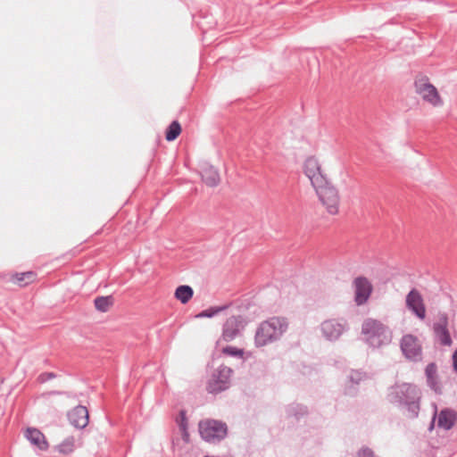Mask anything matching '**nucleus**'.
<instances>
[{"label":"nucleus","mask_w":457,"mask_h":457,"mask_svg":"<svg viewBox=\"0 0 457 457\" xmlns=\"http://www.w3.org/2000/svg\"><path fill=\"white\" fill-rule=\"evenodd\" d=\"M421 398V390L413 383L396 382L387 389V401L410 420L419 417Z\"/></svg>","instance_id":"f257e3e1"},{"label":"nucleus","mask_w":457,"mask_h":457,"mask_svg":"<svg viewBox=\"0 0 457 457\" xmlns=\"http://www.w3.org/2000/svg\"><path fill=\"white\" fill-rule=\"evenodd\" d=\"M288 322L284 317L273 316L261 322L254 335V345L262 347L280 339L287 331Z\"/></svg>","instance_id":"f03ea898"},{"label":"nucleus","mask_w":457,"mask_h":457,"mask_svg":"<svg viewBox=\"0 0 457 457\" xmlns=\"http://www.w3.org/2000/svg\"><path fill=\"white\" fill-rule=\"evenodd\" d=\"M364 342L372 348L388 345L392 341V330L378 320L368 318L361 325Z\"/></svg>","instance_id":"7ed1b4c3"},{"label":"nucleus","mask_w":457,"mask_h":457,"mask_svg":"<svg viewBox=\"0 0 457 457\" xmlns=\"http://www.w3.org/2000/svg\"><path fill=\"white\" fill-rule=\"evenodd\" d=\"M198 431L204 442L219 444L227 437L228 426L222 420L205 419L199 421Z\"/></svg>","instance_id":"20e7f679"},{"label":"nucleus","mask_w":457,"mask_h":457,"mask_svg":"<svg viewBox=\"0 0 457 457\" xmlns=\"http://www.w3.org/2000/svg\"><path fill=\"white\" fill-rule=\"evenodd\" d=\"M233 370L224 364L215 369L207 379L205 389L211 395H218L230 387Z\"/></svg>","instance_id":"39448f33"},{"label":"nucleus","mask_w":457,"mask_h":457,"mask_svg":"<svg viewBox=\"0 0 457 457\" xmlns=\"http://www.w3.org/2000/svg\"><path fill=\"white\" fill-rule=\"evenodd\" d=\"M415 92L421 99L433 107L438 108L444 105V100L436 87L429 82L428 78L420 77L415 79Z\"/></svg>","instance_id":"423d86ee"},{"label":"nucleus","mask_w":457,"mask_h":457,"mask_svg":"<svg viewBox=\"0 0 457 457\" xmlns=\"http://www.w3.org/2000/svg\"><path fill=\"white\" fill-rule=\"evenodd\" d=\"M314 189L328 212L332 215L337 214L338 212L340 200L337 189L332 186L328 179L326 182H323L320 187H315Z\"/></svg>","instance_id":"0eeeda50"},{"label":"nucleus","mask_w":457,"mask_h":457,"mask_svg":"<svg viewBox=\"0 0 457 457\" xmlns=\"http://www.w3.org/2000/svg\"><path fill=\"white\" fill-rule=\"evenodd\" d=\"M320 328L327 341L336 342L349 330V326L345 319H327L320 323Z\"/></svg>","instance_id":"6e6552de"},{"label":"nucleus","mask_w":457,"mask_h":457,"mask_svg":"<svg viewBox=\"0 0 457 457\" xmlns=\"http://www.w3.org/2000/svg\"><path fill=\"white\" fill-rule=\"evenodd\" d=\"M247 323L248 319L243 315L230 316L222 326V339L226 342L234 340Z\"/></svg>","instance_id":"1a4fd4ad"},{"label":"nucleus","mask_w":457,"mask_h":457,"mask_svg":"<svg viewBox=\"0 0 457 457\" xmlns=\"http://www.w3.org/2000/svg\"><path fill=\"white\" fill-rule=\"evenodd\" d=\"M400 347L406 359L413 361L421 359L422 347L417 337L411 334L403 335L400 341Z\"/></svg>","instance_id":"9d476101"},{"label":"nucleus","mask_w":457,"mask_h":457,"mask_svg":"<svg viewBox=\"0 0 457 457\" xmlns=\"http://www.w3.org/2000/svg\"><path fill=\"white\" fill-rule=\"evenodd\" d=\"M303 172L309 179L313 188L320 187L323 182H326L327 177L321 170L320 164L315 157H308L303 163Z\"/></svg>","instance_id":"9b49d317"},{"label":"nucleus","mask_w":457,"mask_h":457,"mask_svg":"<svg viewBox=\"0 0 457 457\" xmlns=\"http://www.w3.org/2000/svg\"><path fill=\"white\" fill-rule=\"evenodd\" d=\"M354 302L360 306L366 303L372 293V286L365 277H358L354 279Z\"/></svg>","instance_id":"f8f14e48"},{"label":"nucleus","mask_w":457,"mask_h":457,"mask_svg":"<svg viewBox=\"0 0 457 457\" xmlns=\"http://www.w3.org/2000/svg\"><path fill=\"white\" fill-rule=\"evenodd\" d=\"M367 373L359 370H352L347 376V380L344 387V395L351 397L357 395L359 385L361 381L367 379Z\"/></svg>","instance_id":"ddd939ff"},{"label":"nucleus","mask_w":457,"mask_h":457,"mask_svg":"<svg viewBox=\"0 0 457 457\" xmlns=\"http://www.w3.org/2000/svg\"><path fill=\"white\" fill-rule=\"evenodd\" d=\"M70 423L76 428H85L89 422V414L87 407L83 405L75 406L67 414Z\"/></svg>","instance_id":"4468645a"},{"label":"nucleus","mask_w":457,"mask_h":457,"mask_svg":"<svg viewBox=\"0 0 457 457\" xmlns=\"http://www.w3.org/2000/svg\"><path fill=\"white\" fill-rule=\"evenodd\" d=\"M406 305L419 319L426 316V308L420 294L416 289H411L406 296Z\"/></svg>","instance_id":"2eb2a0df"},{"label":"nucleus","mask_w":457,"mask_h":457,"mask_svg":"<svg viewBox=\"0 0 457 457\" xmlns=\"http://www.w3.org/2000/svg\"><path fill=\"white\" fill-rule=\"evenodd\" d=\"M447 326L448 316L445 313L442 314L439 317V320L433 325L435 335L444 346H449L453 343Z\"/></svg>","instance_id":"dca6fc26"},{"label":"nucleus","mask_w":457,"mask_h":457,"mask_svg":"<svg viewBox=\"0 0 457 457\" xmlns=\"http://www.w3.org/2000/svg\"><path fill=\"white\" fill-rule=\"evenodd\" d=\"M437 427L446 431L452 429L457 421V411L451 408H444L436 413Z\"/></svg>","instance_id":"f3484780"},{"label":"nucleus","mask_w":457,"mask_h":457,"mask_svg":"<svg viewBox=\"0 0 457 457\" xmlns=\"http://www.w3.org/2000/svg\"><path fill=\"white\" fill-rule=\"evenodd\" d=\"M8 276V281L19 286L20 287H25L37 279V273L33 270L12 272Z\"/></svg>","instance_id":"a211bd4d"},{"label":"nucleus","mask_w":457,"mask_h":457,"mask_svg":"<svg viewBox=\"0 0 457 457\" xmlns=\"http://www.w3.org/2000/svg\"><path fill=\"white\" fill-rule=\"evenodd\" d=\"M425 375L427 386L436 395H442V386H440L437 378V366L435 362H430L426 366Z\"/></svg>","instance_id":"6ab92c4d"},{"label":"nucleus","mask_w":457,"mask_h":457,"mask_svg":"<svg viewBox=\"0 0 457 457\" xmlns=\"http://www.w3.org/2000/svg\"><path fill=\"white\" fill-rule=\"evenodd\" d=\"M25 437L31 445L37 446L41 451L48 449V442L45 435L36 428H28L25 431Z\"/></svg>","instance_id":"aec40b11"},{"label":"nucleus","mask_w":457,"mask_h":457,"mask_svg":"<svg viewBox=\"0 0 457 457\" xmlns=\"http://www.w3.org/2000/svg\"><path fill=\"white\" fill-rule=\"evenodd\" d=\"M286 413L287 417H293L296 420H300L308 414V407L301 403H293L287 406Z\"/></svg>","instance_id":"412c9836"},{"label":"nucleus","mask_w":457,"mask_h":457,"mask_svg":"<svg viewBox=\"0 0 457 457\" xmlns=\"http://www.w3.org/2000/svg\"><path fill=\"white\" fill-rule=\"evenodd\" d=\"M202 179L209 187H215L220 182V175L212 166H207L203 170Z\"/></svg>","instance_id":"4be33fe9"},{"label":"nucleus","mask_w":457,"mask_h":457,"mask_svg":"<svg viewBox=\"0 0 457 457\" xmlns=\"http://www.w3.org/2000/svg\"><path fill=\"white\" fill-rule=\"evenodd\" d=\"M194 295L193 288L188 285L179 286L174 293V297L182 304L187 303Z\"/></svg>","instance_id":"5701e85b"},{"label":"nucleus","mask_w":457,"mask_h":457,"mask_svg":"<svg viewBox=\"0 0 457 457\" xmlns=\"http://www.w3.org/2000/svg\"><path fill=\"white\" fill-rule=\"evenodd\" d=\"M233 303H228L220 306H211L205 310H203L199 313H197L195 318V319H204V318H213L214 316L218 315L219 313L226 311L228 309Z\"/></svg>","instance_id":"b1692460"},{"label":"nucleus","mask_w":457,"mask_h":457,"mask_svg":"<svg viewBox=\"0 0 457 457\" xmlns=\"http://www.w3.org/2000/svg\"><path fill=\"white\" fill-rule=\"evenodd\" d=\"M114 303V298L112 295H101L96 296L94 299V305L96 311L100 312H106Z\"/></svg>","instance_id":"393cba45"},{"label":"nucleus","mask_w":457,"mask_h":457,"mask_svg":"<svg viewBox=\"0 0 457 457\" xmlns=\"http://www.w3.org/2000/svg\"><path fill=\"white\" fill-rule=\"evenodd\" d=\"M74 437L68 436L64 440H62L59 445L55 446V449L58 453L62 454H70L74 451Z\"/></svg>","instance_id":"a878e982"},{"label":"nucleus","mask_w":457,"mask_h":457,"mask_svg":"<svg viewBox=\"0 0 457 457\" xmlns=\"http://www.w3.org/2000/svg\"><path fill=\"white\" fill-rule=\"evenodd\" d=\"M180 132H181L180 124L178 121L174 120L171 122V124L167 129L165 137L168 141H173L178 137V136L180 134Z\"/></svg>","instance_id":"bb28decb"},{"label":"nucleus","mask_w":457,"mask_h":457,"mask_svg":"<svg viewBox=\"0 0 457 457\" xmlns=\"http://www.w3.org/2000/svg\"><path fill=\"white\" fill-rule=\"evenodd\" d=\"M222 353L226 355L236 358H243L245 353L244 349L232 345H227L223 347Z\"/></svg>","instance_id":"cd10ccee"},{"label":"nucleus","mask_w":457,"mask_h":457,"mask_svg":"<svg viewBox=\"0 0 457 457\" xmlns=\"http://www.w3.org/2000/svg\"><path fill=\"white\" fill-rule=\"evenodd\" d=\"M58 375L54 372H42L37 377V381L41 384L47 382L50 379L56 378Z\"/></svg>","instance_id":"c85d7f7f"},{"label":"nucleus","mask_w":457,"mask_h":457,"mask_svg":"<svg viewBox=\"0 0 457 457\" xmlns=\"http://www.w3.org/2000/svg\"><path fill=\"white\" fill-rule=\"evenodd\" d=\"M357 457H376L373 450L368 446H362L357 453Z\"/></svg>","instance_id":"c756f323"},{"label":"nucleus","mask_w":457,"mask_h":457,"mask_svg":"<svg viewBox=\"0 0 457 457\" xmlns=\"http://www.w3.org/2000/svg\"><path fill=\"white\" fill-rule=\"evenodd\" d=\"M179 428H188V422L187 418V411L185 410L179 411Z\"/></svg>","instance_id":"7c9ffc66"},{"label":"nucleus","mask_w":457,"mask_h":457,"mask_svg":"<svg viewBox=\"0 0 457 457\" xmlns=\"http://www.w3.org/2000/svg\"><path fill=\"white\" fill-rule=\"evenodd\" d=\"M433 406H434V413H433L432 419H431L430 423L428 428V432H432L434 430L435 423H436V420L437 406L436 403H434Z\"/></svg>","instance_id":"2f4dec72"},{"label":"nucleus","mask_w":457,"mask_h":457,"mask_svg":"<svg viewBox=\"0 0 457 457\" xmlns=\"http://www.w3.org/2000/svg\"><path fill=\"white\" fill-rule=\"evenodd\" d=\"M182 434V439L187 443L189 441L188 428H179Z\"/></svg>","instance_id":"473e14b6"},{"label":"nucleus","mask_w":457,"mask_h":457,"mask_svg":"<svg viewBox=\"0 0 457 457\" xmlns=\"http://www.w3.org/2000/svg\"><path fill=\"white\" fill-rule=\"evenodd\" d=\"M47 395H68V392L65 391H59V390H53L46 393Z\"/></svg>","instance_id":"72a5a7b5"},{"label":"nucleus","mask_w":457,"mask_h":457,"mask_svg":"<svg viewBox=\"0 0 457 457\" xmlns=\"http://www.w3.org/2000/svg\"><path fill=\"white\" fill-rule=\"evenodd\" d=\"M452 358H453V369L457 373V348L454 350Z\"/></svg>","instance_id":"f704fd0d"},{"label":"nucleus","mask_w":457,"mask_h":457,"mask_svg":"<svg viewBox=\"0 0 457 457\" xmlns=\"http://www.w3.org/2000/svg\"><path fill=\"white\" fill-rule=\"evenodd\" d=\"M140 259H137V262H136V265L138 267V270H142V271H145V270H142V268L140 267L141 263L139 262ZM143 262H142V265H145V264H147L148 263V261L146 259H141Z\"/></svg>","instance_id":"c9c22d12"}]
</instances>
